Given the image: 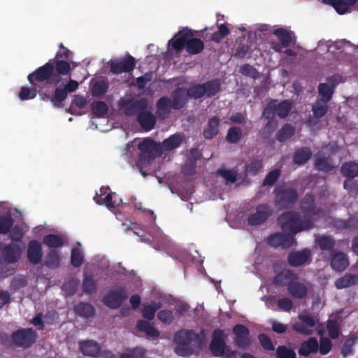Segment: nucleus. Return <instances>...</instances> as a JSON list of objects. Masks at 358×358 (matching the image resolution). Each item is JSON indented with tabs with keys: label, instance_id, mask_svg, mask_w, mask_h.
Instances as JSON below:
<instances>
[{
	"label": "nucleus",
	"instance_id": "54",
	"mask_svg": "<svg viewBox=\"0 0 358 358\" xmlns=\"http://www.w3.org/2000/svg\"><path fill=\"white\" fill-rule=\"evenodd\" d=\"M241 136V131L239 128L232 127L227 134V139L230 143L237 142Z\"/></svg>",
	"mask_w": 358,
	"mask_h": 358
},
{
	"label": "nucleus",
	"instance_id": "51",
	"mask_svg": "<svg viewBox=\"0 0 358 358\" xmlns=\"http://www.w3.org/2000/svg\"><path fill=\"white\" fill-rule=\"evenodd\" d=\"M336 46V45L331 41H320L318 43L317 51L319 53H323L325 51L331 52Z\"/></svg>",
	"mask_w": 358,
	"mask_h": 358
},
{
	"label": "nucleus",
	"instance_id": "1",
	"mask_svg": "<svg viewBox=\"0 0 358 358\" xmlns=\"http://www.w3.org/2000/svg\"><path fill=\"white\" fill-rule=\"evenodd\" d=\"M317 211L313 207L312 196H306L301 204L299 213L286 212L279 218L284 234H276L270 236L268 243L273 247H290L294 243L293 235L312 227Z\"/></svg>",
	"mask_w": 358,
	"mask_h": 358
},
{
	"label": "nucleus",
	"instance_id": "41",
	"mask_svg": "<svg viewBox=\"0 0 358 358\" xmlns=\"http://www.w3.org/2000/svg\"><path fill=\"white\" fill-rule=\"evenodd\" d=\"M37 94L36 85H32V88L22 87L19 94V98L22 101L34 99Z\"/></svg>",
	"mask_w": 358,
	"mask_h": 358
},
{
	"label": "nucleus",
	"instance_id": "36",
	"mask_svg": "<svg viewBox=\"0 0 358 358\" xmlns=\"http://www.w3.org/2000/svg\"><path fill=\"white\" fill-rule=\"evenodd\" d=\"M219 121L214 117L209 120L206 128L204 129L203 135L207 138H212L218 133Z\"/></svg>",
	"mask_w": 358,
	"mask_h": 358
},
{
	"label": "nucleus",
	"instance_id": "11",
	"mask_svg": "<svg viewBox=\"0 0 358 358\" xmlns=\"http://www.w3.org/2000/svg\"><path fill=\"white\" fill-rule=\"evenodd\" d=\"M119 105L127 115L131 116L135 115L142 109L145 108L147 101L144 99L134 100V96L133 94H127L120 100Z\"/></svg>",
	"mask_w": 358,
	"mask_h": 358
},
{
	"label": "nucleus",
	"instance_id": "17",
	"mask_svg": "<svg viewBox=\"0 0 358 358\" xmlns=\"http://www.w3.org/2000/svg\"><path fill=\"white\" fill-rule=\"evenodd\" d=\"M276 101H272L269 103L268 106L263 112V115L267 118L270 117L273 113V110H275L277 115L280 117H285L291 109V103L288 101H285L279 103L277 106Z\"/></svg>",
	"mask_w": 358,
	"mask_h": 358
},
{
	"label": "nucleus",
	"instance_id": "12",
	"mask_svg": "<svg viewBox=\"0 0 358 358\" xmlns=\"http://www.w3.org/2000/svg\"><path fill=\"white\" fill-rule=\"evenodd\" d=\"M220 90V83L217 80H212L204 85L193 86L189 90H187V96L199 98L203 95L211 96L217 94Z\"/></svg>",
	"mask_w": 358,
	"mask_h": 358
},
{
	"label": "nucleus",
	"instance_id": "23",
	"mask_svg": "<svg viewBox=\"0 0 358 358\" xmlns=\"http://www.w3.org/2000/svg\"><path fill=\"white\" fill-rule=\"evenodd\" d=\"M235 344L240 348H246L250 345L248 329L243 325L238 324L234 327Z\"/></svg>",
	"mask_w": 358,
	"mask_h": 358
},
{
	"label": "nucleus",
	"instance_id": "61",
	"mask_svg": "<svg viewBox=\"0 0 358 358\" xmlns=\"http://www.w3.org/2000/svg\"><path fill=\"white\" fill-rule=\"evenodd\" d=\"M240 71L242 74L252 78H255L257 75V72L255 69L248 64L242 66L240 68Z\"/></svg>",
	"mask_w": 358,
	"mask_h": 358
},
{
	"label": "nucleus",
	"instance_id": "52",
	"mask_svg": "<svg viewBox=\"0 0 358 358\" xmlns=\"http://www.w3.org/2000/svg\"><path fill=\"white\" fill-rule=\"evenodd\" d=\"M59 264V257L58 254L55 252L52 251L49 252L46 260H45V264L49 267H57Z\"/></svg>",
	"mask_w": 358,
	"mask_h": 358
},
{
	"label": "nucleus",
	"instance_id": "8",
	"mask_svg": "<svg viewBox=\"0 0 358 358\" xmlns=\"http://www.w3.org/2000/svg\"><path fill=\"white\" fill-rule=\"evenodd\" d=\"M224 334L222 330H216L213 333V340L210 344L212 353L217 357L224 358H237L236 351L232 350L225 345Z\"/></svg>",
	"mask_w": 358,
	"mask_h": 358
},
{
	"label": "nucleus",
	"instance_id": "58",
	"mask_svg": "<svg viewBox=\"0 0 358 358\" xmlns=\"http://www.w3.org/2000/svg\"><path fill=\"white\" fill-rule=\"evenodd\" d=\"M320 352L322 355H327L331 349V343L327 338H322L320 344Z\"/></svg>",
	"mask_w": 358,
	"mask_h": 358
},
{
	"label": "nucleus",
	"instance_id": "42",
	"mask_svg": "<svg viewBox=\"0 0 358 358\" xmlns=\"http://www.w3.org/2000/svg\"><path fill=\"white\" fill-rule=\"evenodd\" d=\"M77 315L84 317H90L93 315V307L88 303H80L75 307Z\"/></svg>",
	"mask_w": 358,
	"mask_h": 358
},
{
	"label": "nucleus",
	"instance_id": "63",
	"mask_svg": "<svg viewBox=\"0 0 358 358\" xmlns=\"http://www.w3.org/2000/svg\"><path fill=\"white\" fill-rule=\"evenodd\" d=\"M259 339L261 344L265 349L268 350H274V345L273 344L272 341L268 336H266L264 334H261L259 336Z\"/></svg>",
	"mask_w": 358,
	"mask_h": 358
},
{
	"label": "nucleus",
	"instance_id": "32",
	"mask_svg": "<svg viewBox=\"0 0 358 358\" xmlns=\"http://www.w3.org/2000/svg\"><path fill=\"white\" fill-rule=\"evenodd\" d=\"M356 285H358V275L351 274H346L335 282L337 289H344Z\"/></svg>",
	"mask_w": 358,
	"mask_h": 358
},
{
	"label": "nucleus",
	"instance_id": "62",
	"mask_svg": "<svg viewBox=\"0 0 358 358\" xmlns=\"http://www.w3.org/2000/svg\"><path fill=\"white\" fill-rule=\"evenodd\" d=\"M83 287L85 292H92L95 287L92 276L86 275L83 280Z\"/></svg>",
	"mask_w": 358,
	"mask_h": 358
},
{
	"label": "nucleus",
	"instance_id": "57",
	"mask_svg": "<svg viewBox=\"0 0 358 358\" xmlns=\"http://www.w3.org/2000/svg\"><path fill=\"white\" fill-rule=\"evenodd\" d=\"M315 166L318 169L324 170L326 171H331L334 168V166H330L328 159L317 158L315 160Z\"/></svg>",
	"mask_w": 358,
	"mask_h": 358
},
{
	"label": "nucleus",
	"instance_id": "39",
	"mask_svg": "<svg viewBox=\"0 0 358 358\" xmlns=\"http://www.w3.org/2000/svg\"><path fill=\"white\" fill-rule=\"evenodd\" d=\"M311 156V152L308 148H303L296 152L294 161L297 164H302L306 162Z\"/></svg>",
	"mask_w": 358,
	"mask_h": 358
},
{
	"label": "nucleus",
	"instance_id": "29",
	"mask_svg": "<svg viewBox=\"0 0 358 358\" xmlns=\"http://www.w3.org/2000/svg\"><path fill=\"white\" fill-rule=\"evenodd\" d=\"M182 141V138L180 134H174L169 138L164 141L162 145H159L160 155L164 151H171L178 148Z\"/></svg>",
	"mask_w": 358,
	"mask_h": 358
},
{
	"label": "nucleus",
	"instance_id": "55",
	"mask_svg": "<svg viewBox=\"0 0 358 358\" xmlns=\"http://www.w3.org/2000/svg\"><path fill=\"white\" fill-rule=\"evenodd\" d=\"M327 329L329 331V335L332 338H338L339 335V327L338 324L332 320H329L327 322Z\"/></svg>",
	"mask_w": 358,
	"mask_h": 358
},
{
	"label": "nucleus",
	"instance_id": "26",
	"mask_svg": "<svg viewBox=\"0 0 358 358\" xmlns=\"http://www.w3.org/2000/svg\"><path fill=\"white\" fill-rule=\"evenodd\" d=\"M27 257L30 262L36 264L42 258L41 244L36 241H31L27 248Z\"/></svg>",
	"mask_w": 358,
	"mask_h": 358
},
{
	"label": "nucleus",
	"instance_id": "2",
	"mask_svg": "<svg viewBox=\"0 0 358 358\" xmlns=\"http://www.w3.org/2000/svg\"><path fill=\"white\" fill-rule=\"evenodd\" d=\"M194 32L187 28L179 31L169 41V45L176 51L181 50L186 44V50L190 54L200 52L204 47L203 41L199 38H194Z\"/></svg>",
	"mask_w": 358,
	"mask_h": 358
},
{
	"label": "nucleus",
	"instance_id": "4",
	"mask_svg": "<svg viewBox=\"0 0 358 358\" xmlns=\"http://www.w3.org/2000/svg\"><path fill=\"white\" fill-rule=\"evenodd\" d=\"M129 228L133 232L141 238L142 241L150 244L155 249L159 250H166L171 243L170 238L164 234L162 231L158 229H154L150 231L149 236L144 235L143 231L138 228V224L132 223L129 220Z\"/></svg>",
	"mask_w": 358,
	"mask_h": 358
},
{
	"label": "nucleus",
	"instance_id": "30",
	"mask_svg": "<svg viewBox=\"0 0 358 358\" xmlns=\"http://www.w3.org/2000/svg\"><path fill=\"white\" fill-rule=\"evenodd\" d=\"M331 265L335 271H343L348 266L349 260L345 254L338 252L333 257Z\"/></svg>",
	"mask_w": 358,
	"mask_h": 358
},
{
	"label": "nucleus",
	"instance_id": "21",
	"mask_svg": "<svg viewBox=\"0 0 358 358\" xmlns=\"http://www.w3.org/2000/svg\"><path fill=\"white\" fill-rule=\"evenodd\" d=\"M322 3L331 6L340 15L351 11L357 0H320Z\"/></svg>",
	"mask_w": 358,
	"mask_h": 358
},
{
	"label": "nucleus",
	"instance_id": "38",
	"mask_svg": "<svg viewBox=\"0 0 358 358\" xmlns=\"http://www.w3.org/2000/svg\"><path fill=\"white\" fill-rule=\"evenodd\" d=\"M342 173L350 178L358 176V164L355 163H346L341 168Z\"/></svg>",
	"mask_w": 358,
	"mask_h": 358
},
{
	"label": "nucleus",
	"instance_id": "31",
	"mask_svg": "<svg viewBox=\"0 0 358 358\" xmlns=\"http://www.w3.org/2000/svg\"><path fill=\"white\" fill-rule=\"evenodd\" d=\"M162 305L161 301L144 303L142 308L143 316L148 320H152L155 317V312L162 308Z\"/></svg>",
	"mask_w": 358,
	"mask_h": 358
},
{
	"label": "nucleus",
	"instance_id": "28",
	"mask_svg": "<svg viewBox=\"0 0 358 358\" xmlns=\"http://www.w3.org/2000/svg\"><path fill=\"white\" fill-rule=\"evenodd\" d=\"M18 215L20 212L16 209L10 210L8 213L0 217V233L6 234L13 224V217Z\"/></svg>",
	"mask_w": 358,
	"mask_h": 358
},
{
	"label": "nucleus",
	"instance_id": "60",
	"mask_svg": "<svg viewBox=\"0 0 358 358\" xmlns=\"http://www.w3.org/2000/svg\"><path fill=\"white\" fill-rule=\"evenodd\" d=\"M278 307L280 310L289 312L293 307L292 301L287 298H282L278 302Z\"/></svg>",
	"mask_w": 358,
	"mask_h": 358
},
{
	"label": "nucleus",
	"instance_id": "35",
	"mask_svg": "<svg viewBox=\"0 0 358 358\" xmlns=\"http://www.w3.org/2000/svg\"><path fill=\"white\" fill-rule=\"evenodd\" d=\"M137 328L139 331L145 332L147 336L152 338H157L159 333L149 322L139 320L137 323Z\"/></svg>",
	"mask_w": 358,
	"mask_h": 358
},
{
	"label": "nucleus",
	"instance_id": "33",
	"mask_svg": "<svg viewBox=\"0 0 358 358\" xmlns=\"http://www.w3.org/2000/svg\"><path fill=\"white\" fill-rule=\"evenodd\" d=\"M141 127L147 131L151 130L155 124V118L150 112H141L138 117Z\"/></svg>",
	"mask_w": 358,
	"mask_h": 358
},
{
	"label": "nucleus",
	"instance_id": "19",
	"mask_svg": "<svg viewBox=\"0 0 358 358\" xmlns=\"http://www.w3.org/2000/svg\"><path fill=\"white\" fill-rule=\"evenodd\" d=\"M273 34L276 36L280 44L272 43V48L278 52L281 51L282 48L289 45L292 43L294 35V33L289 30L284 28L276 29Z\"/></svg>",
	"mask_w": 358,
	"mask_h": 358
},
{
	"label": "nucleus",
	"instance_id": "22",
	"mask_svg": "<svg viewBox=\"0 0 358 358\" xmlns=\"http://www.w3.org/2000/svg\"><path fill=\"white\" fill-rule=\"evenodd\" d=\"M271 215V210L266 205H259L256 208L255 212L248 217V223L257 225L264 222Z\"/></svg>",
	"mask_w": 358,
	"mask_h": 358
},
{
	"label": "nucleus",
	"instance_id": "27",
	"mask_svg": "<svg viewBox=\"0 0 358 358\" xmlns=\"http://www.w3.org/2000/svg\"><path fill=\"white\" fill-rule=\"evenodd\" d=\"M310 252L308 250L291 253L288 257L289 263L292 266H301L309 260Z\"/></svg>",
	"mask_w": 358,
	"mask_h": 358
},
{
	"label": "nucleus",
	"instance_id": "34",
	"mask_svg": "<svg viewBox=\"0 0 358 358\" xmlns=\"http://www.w3.org/2000/svg\"><path fill=\"white\" fill-rule=\"evenodd\" d=\"M318 349V343L317 339L310 338L301 344L299 353L301 355L306 356L311 352H316Z\"/></svg>",
	"mask_w": 358,
	"mask_h": 358
},
{
	"label": "nucleus",
	"instance_id": "53",
	"mask_svg": "<svg viewBox=\"0 0 358 358\" xmlns=\"http://www.w3.org/2000/svg\"><path fill=\"white\" fill-rule=\"evenodd\" d=\"M107 86L104 81H97L93 84L92 91L94 96H100L106 91Z\"/></svg>",
	"mask_w": 358,
	"mask_h": 358
},
{
	"label": "nucleus",
	"instance_id": "45",
	"mask_svg": "<svg viewBox=\"0 0 358 358\" xmlns=\"http://www.w3.org/2000/svg\"><path fill=\"white\" fill-rule=\"evenodd\" d=\"M157 318L163 323L170 324L173 320V314L170 310H162L157 313Z\"/></svg>",
	"mask_w": 358,
	"mask_h": 358
},
{
	"label": "nucleus",
	"instance_id": "44",
	"mask_svg": "<svg viewBox=\"0 0 358 358\" xmlns=\"http://www.w3.org/2000/svg\"><path fill=\"white\" fill-rule=\"evenodd\" d=\"M92 111L97 117H102L107 113L108 106L102 101H97L93 103Z\"/></svg>",
	"mask_w": 358,
	"mask_h": 358
},
{
	"label": "nucleus",
	"instance_id": "9",
	"mask_svg": "<svg viewBox=\"0 0 358 358\" xmlns=\"http://www.w3.org/2000/svg\"><path fill=\"white\" fill-rule=\"evenodd\" d=\"M54 64L50 61L43 66L38 68L36 71L28 76L29 83L34 85L36 81L42 82L48 80L49 83H57L59 82V78L53 73Z\"/></svg>",
	"mask_w": 358,
	"mask_h": 358
},
{
	"label": "nucleus",
	"instance_id": "15",
	"mask_svg": "<svg viewBox=\"0 0 358 358\" xmlns=\"http://www.w3.org/2000/svg\"><path fill=\"white\" fill-rule=\"evenodd\" d=\"M343 81L342 77L338 75L328 78L326 83H321L318 87L320 100L329 101L334 92L335 87Z\"/></svg>",
	"mask_w": 358,
	"mask_h": 358
},
{
	"label": "nucleus",
	"instance_id": "6",
	"mask_svg": "<svg viewBox=\"0 0 358 358\" xmlns=\"http://www.w3.org/2000/svg\"><path fill=\"white\" fill-rule=\"evenodd\" d=\"M275 282L278 285L287 283L289 293L295 298H303L308 292V288L304 284L292 280V274L289 270H285L278 275L275 278Z\"/></svg>",
	"mask_w": 358,
	"mask_h": 358
},
{
	"label": "nucleus",
	"instance_id": "16",
	"mask_svg": "<svg viewBox=\"0 0 358 358\" xmlns=\"http://www.w3.org/2000/svg\"><path fill=\"white\" fill-rule=\"evenodd\" d=\"M276 202L280 208H287L296 198L294 190L286 185L278 186L275 189Z\"/></svg>",
	"mask_w": 358,
	"mask_h": 358
},
{
	"label": "nucleus",
	"instance_id": "5",
	"mask_svg": "<svg viewBox=\"0 0 358 358\" xmlns=\"http://www.w3.org/2000/svg\"><path fill=\"white\" fill-rule=\"evenodd\" d=\"M187 98V89L180 88L173 94V99L162 98L157 102V113L159 117L168 114L171 108H180L185 103Z\"/></svg>",
	"mask_w": 358,
	"mask_h": 358
},
{
	"label": "nucleus",
	"instance_id": "14",
	"mask_svg": "<svg viewBox=\"0 0 358 358\" xmlns=\"http://www.w3.org/2000/svg\"><path fill=\"white\" fill-rule=\"evenodd\" d=\"M11 339L15 345L27 348L36 341V335L31 329H23L14 332Z\"/></svg>",
	"mask_w": 358,
	"mask_h": 358
},
{
	"label": "nucleus",
	"instance_id": "46",
	"mask_svg": "<svg viewBox=\"0 0 358 358\" xmlns=\"http://www.w3.org/2000/svg\"><path fill=\"white\" fill-rule=\"evenodd\" d=\"M316 241L320 248L323 250L331 249L334 245V240L330 236H321L320 238L317 239Z\"/></svg>",
	"mask_w": 358,
	"mask_h": 358
},
{
	"label": "nucleus",
	"instance_id": "59",
	"mask_svg": "<svg viewBox=\"0 0 358 358\" xmlns=\"http://www.w3.org/2000/svg\"><path fill=\"white\" fill-rule=\"evenodd\" d=\"M262 167V162L259 160L252 161L247 167V174H255L257 173Z\"/></svg>",
	"mask_w": 358,
	"mask_h": 358
},
{
	"label": "nucleus",
	"instance_id": "18",
	"mask_svg": "<svg viewBox=\"0 0 358 358\" xmlns=\"http://www.w3.org/2000/svg\"><path fill=\"white\" fill-rule=\"evenodd\" d=\"M127 297V291L124 288H118L110 292L103 299L104 303L111 308L120 306Z\"/></svg>",
	"mask_w": 358,
	"mask_h": 358
},
{
	"label": "nucleus",
	"instance_id": "10",
	"mask_svg": "<svg viewBox=\"0 0 358 358\" xmlns=\"http://www.w3.org/2000/svg\"><path fill=\"white\" fill-rule=\"evenodd\" d=\"M136 145L143 154L148 155L149 157L160 155L159 144H156L150 138H145L141 141H137L136 139L131 143L127 144L126 148L127 152L125 153L127 157H132V155L129 152H131V149H134Z\"/></svg>",
	"mask_w": 358,
	"mask_h": 358
},
{
	"label": "nucleus",
	"instance_id": "48",
	"mask_svg": "<svg viewBox=\"0 0 358 358\" xmlns=\"http://www.w3.org/2000/svg\"><path fill=\"white\" fill-rule=\"evenodd\" d=\"M83 259V255L78 247L73 248L71 252V263L74 266H79Z\"/></svg>",
	"mask_w": 358,
	"mask_h": 358
},
{
	"label": "nucleus",
	"instance_id": "13",
	"mask_svg": "<svg viewBox=\"0 0 358 358\" xmlns=\"http://www.w3.org/2000/svg\"><path fill=\"white\" fill-rule=\"evenodd\" d=\"M106 187H101L96 193L94 200L98 204L105 205L109 210H113L121 203L122 199L115 193H108Z\"/></svg>",
	"mask_w": 358,
	"mask_h": 358
},
{
	"label": "nucleus",
	"instance_id": "20",
	"mask_svg": "<svg viewBox=\"0 0 358 358\" xmlns=\"http://www.w3.org/2000/svg\"><path fill=\"white\" fill-rule=\"evenodd\" d=\"M135 66V61L132 57L123 59H117L110 62V70L114 73L131 71Z\"/></svg>",
	"mask_w": 358,
	"mask_h": 358
},
{
	"label": "nucleus",
	"instance_id": "37",
	"mask_svg": "<svg viewBox=\"0 0 358 358\" xmlns=\"http://www.w3.org/2000/svg\"><path fill=\"white\" fill-rule=\"evenodd\" d=\"M64 241V237L57 235H48L43 238V243L50 248L61 247Z\"/></svg>",
	"mask_w": 358,
	"mask_h": 358
},
{
	"label": "nucleus",
	"instance_id": "24",
	"mask_svg": "<svg viewBox=\"0 0 358 358\" xmlns=\"http://www.w3.org/2000/svg\"><path fill=\"white\" fill-rule=\"evenodd\" d=\"M22 248L18 244H11L2 250L1 257L8 263L15 262L21 257Z\"/></svg>",
	"mask_w": 358,
	"mask_h": 358
},
{
	"label": "nucleus",
	"instance_id": "25",
	"mask_svg": "<svg viewBox=\"0 0 358 358\" xmlns=\"http://www.w3.org/2000/svg\"><path fill=\"white\" fill-rule=\"evenodd\" d=\"M80 352L86 356L96 357L101 352L100 345L93 340L82 341L79 343Z\"/></svg>",
	"mask_w": 358,
	"mask_h": 358
},
{
	"label": "nucleus",
	"instance_id": "50",
	"mask_svg": "<svg viewBox=\"0 0 358 358\" xmlns=\"http://www.w3.org/2000/svg\"><path fill=\"white\" fill-rule=\"evenodd\" d=\"M56 71L59 74L66 75L71 70V64L63 60H58L55 63Z\"/></svg>",
	"mask_w": 358,
	"mask_h": 358
},
{
	"label": "nucleus",
	"instance_id": "40",
	"mask_svg": "<svg viewBox=\"0 0 358 358\" xmlns=\"http://www.w3.org/2000/svg\"><path fill=\"white\" fill-rule=\"evenodd\" d=\"M327 101L320 99L313 106V113L315 117L319 118L325 115L327 110Z\"/></svg>",
	"mask_w": 358,
	"mask_h": 358
},
{
	"label": "nucleus",
	"instance_id": "56",
	"mask_svg": "<svg viewBox=\"0 0 358 358\" xmlns=\"http://www.w3.org/2000/svg\"><path fill=\"white\" fill-rule=\"evenodd\" d=\"M219 174L227 182H234L237 180L236 174L231 170H220Z\"/></svg>",
	"mask_w": 358,
	"mask_h": 358
},
{
	"label": "nucleus",
	"instance_id": "64",
	"mask_svg": "<svg viewBox=\"0 0 358 358\" xmlns=\"http://www.w3.org/2000/svg\"><path fill=\"white\" fill-rule=\"evenodd\" d=\"M25 233L24 228L22 227H14L10 234L11 238L13 240H20Z\"/></svg>",
	"mask_w": 358,
	"mask_h": 358
},
{
	"label": "nucleus",
	"instance_id": "3",
	"mask_svg": "<svg viewBox=\"0 0 358 358\" xmlns=\"http://www.w3.org/2000/svg\"><path fill=\"white\" fill-rule=\"evenodd\" d=\"M176 343L175 352L180 356L187 357L191 355L196 348L201 345L199 336L192 331L181 330L174 336Z\"/></svg>",
	"mask_w": 358,
	"mask_h": 358
},
{
	"label": "nucleus",
	"instance_id": "7",
	"mask_svg": "<svg viewBox=\"0 0 358 358\" xmlns=\"http://www.w3.org/2000/svg\"><path fill=\"white\" fill-rule=\"evenodd\" d=\"M317 320L310 313L303 310L301 312L297 318L293 319L291 327L293 331L303 335H309L313 332V328L317 324Z\"/></svg>",
	"mask_w": 358,
	"mask_h": 358
},
{
	"label": "nucleus",
	"instance_id": "43",
	"mask_svg": "<svg viewBox=\"0 0 358 358\" xmlns=\"http://www.w3.org/2000/svg\"><path fill=\"white\" fill-rule=\"evenodd\" d=\"M294 131V129L291 125L286 124L277 133V139L280 141H285L293 135Z\"/></svg>",
	"mask_w": 358,
	"mask_h": 358
},
{
	"label": "nucleus",
	"instance_id": "47",
	"mask_svg": "<svg viewBox=\"0 0 358 358\" xmlns=\"http://www.w3.org/2000/svg\"><path fill=\"white\" fill-rule=\"evenodd\" d=\"M278 358H295L296 354L295 352L285 347V346H279L277 348L276 351Z\"/></svg>",
	"mask_w": 358,
	"mask_h": 358
},
{
	"label": "nucleus",
	"instance_id": "49",
	"mask_svg": "<svg viewBox=\"0 0 358 358\" xmlns=\"http://www.w3.org/2000/svg\"><path fill=\"white\" fill-rule=\"evenodd\" d=\"M67 95V92L65 89L57 87L55 90L54 96L52 99V102L54 105H59L64 101Z\"/></svg>",
	"mask_w": 358,
	"mask_h": 358
}]
</instances>
